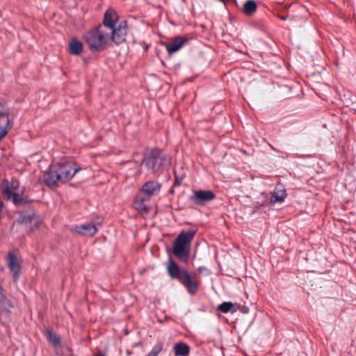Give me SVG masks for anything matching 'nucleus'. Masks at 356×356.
I'll list each match as a JSON object with an SVG mask.
<instances>
[{
  "label": "nucleus",
  "mask_w": 356,
  "mask_h": 356,
  "mask_svg": "<svg viewBox=\"0 0 356 356\" xmlns=\"http://www.w3.org/2000/svg\"><path fill=\"white\" fill-rule=\"evenodd\" d=\"M81 170L72 160H64L52 164L49 170L44 172L42 180L48 186L71 180Z\"/></svg>",
  "instance_id": "f257e3e1"
},
{
  "label": "nucleus",
  "mask_w": 356,
  "mask_h": 356,
  "mask_svg": "<svg viewBox=\"0 0 356 356\" xmlns=\"http://www.w3.org/2000/svg\"><path fill=\"white\" fill-rule=\"evenodd\" d=\"M118 33L113 34L108 28L98 26L85 34V40L90 49L101 51L107 47L111 42L121 44L124 40V30H118Z\"/></svg>",
  "instance_id": "f03ea898"
},
{
  "label": "nucleus",
  "mask_w": 356,
  "mask_h": 356,
  "mask_svg": "<svg viewBox=\"0 0 356 356\" xmlns=\"http://www.w3.org/2000/svg\"><path fill=\"white\" fill-rule=\"evenodd\" d=\"M195 235V231H183L175 240L172 246V252L180 261L184 262L188 261L191 252V243L193 241Z\"/></svg>",
  "instance_id": "7ed1b4c3"
},
{
  "label": "nucleus",
  "mask_w": 356,
  "mask_h": 356,
  "mask_svg": "<svg viewBox=\"0 0 356 356\" xmlns=\"http://www.w3.org/2000/svg\"><path fill=\"white\" fill-rule=\"evenodd\" d=\"M101 26L108 28L113 34L118 33L120 29L124 30V40L127 33L126 22H118V15L113 9H108L104 13V21Z\"/></svg>",
  "instance_id": "20e7f679"
},
{
  "label": "nucleus",
  "mask_w": 356,
  "mask_h": 356,
  "mask_svg": "<svg viewBox=\"0 0 356 356\" xmlns=\"http://www.w3.org/2000/svg\"><path fill=\"white\" fill-rule=\"evenodd\" d=\"M143 163L147 169L155 172L160 168H168L170 164V161L166 154L156 150L152 152L150 155L144 159Z\"/></svg>",
  "instance_id": "39448f33"
},
{
  "label": "nucleus",
  "mask_w": 356,
  "mask_h": 356,
  "mask_svg": "<svg viewBox=\"0 0 356 356\" xmlns=\"http://www.w3.org/2000/svg\"><path fill=\"white\" fill-rule=\"evenodd\" d=\"M19 184L16 179H12L9 184L8 181H3L1 184L2 193L7 200H12L15 204L22 203V195L18 193Z\"/></svg>",
  "instance_id": "423d86ee"
},
{
  "label": "nucleus",
  "mask_w": 356,
  "mask_h": 356,
  "mask_svg": "<svg viewBox=\"0 0 356 356\" xmlns=\"http://www.w3.org/2000/svg\"><path fill=\"white\" fill-rule=\"evenodd\" d=\"M214 198L215 194L211 191L197 190L193 191L188 199L194 204L203 205Z\"/></svg>",
  "instance_id": "0eeeda50"
},
{
  "label": "nucleus",
  "mask_w": 356,
  "mask_h": 356,
  "mask_svg": "<svg viewBox=\"0 0 356 356\" xmlns=\"http://www.w3.org/2000/svg\"><path fill=\"white\" fill-rule=\"evenodd\" d=\"M167 270L172 278L177 279L179 281H181V280L185 276V274L188 273L186 270L181 269L171 258L168 260Z\"/></svg>",
  "instance_id": "6e6552de"
},
{
  "label": "nucleus",
  "mask_w": 356,
  "mask_h": 356,
  "mask_svg": "<svg viewBox=\"0 0 356 356\" xmlns=\"http://www.w3.org/2000/svg\"><path fill=\"white\" fill-rule=\"evenodd\" d=\"M73 231L80 235L91 237L97 233V228L93 224H86L75 226Z\"/></svg>",
  "instance_id": "1a4fd4ad"
},
{
  "label": "nucleus",
  "mask_w": 356,
  "mask_h": 356,
  "mask_svg": "<svg viewBox=\"0 0 356 356\" xmlns=\"http://www.w3.org/2000/svg\"><path fill=\"white\" fill-rule=\"evenodd\" d=\"M8 266L16 281L20 274V265L17 257L13 253H9L7 259Z\"/></svg>",
  "instance_id": "9d476101"
},
{
  "label": "nucleus",
  "mask_w": 356,
  "mask_h": 356,
  "mask_svg": "<svg viewBox=\"0 0 356 356\" xmlns=\"http://www.w3.org/2000/svg\"><path fill=\"white\" fill-rule=\"evenodd\" d=\"M188 41L184 37H177L173 40L165 44L168 54H172L179 51Z\"/></svg>",
  "instance_id": "9b49d317"
},
{
  "label": "nucleus",
  "mask_w": 356,
  "mask_h": 356,
  "mask_svg": "<svg viewBox=\"0 0 356 356\" xmlns=\"http://www.w3.org/2000/svg\"><path fill=\"white\" fill-rule=\"evenodd\" d=\"M286 197V190L282 185H277L272 195L270 197V201L273 204H275L277 202H283Z\"/></svg>",
  "instance_id": "f8f14e48"
},
{
  "label": "nucleus",
  "mask_w": 356,
  "mask_h": 356,
  "mask_svg": "<svg viewBox=\"0 0 356 356\" xmlns=\"http://www.w3.org/2000/svg\"><path fill=\"white\" fill-rule=\"evenodd\" d=\"M22 222L26 225H29L30 228L33 229L40 226L41 223V219L40 216L33 213L32 215L23 216L22 218Z\"/></svg>",
  "instance_id": "ddd939ff"
},
{
  "label": "nucleus",
  "mask_w": 356,
  "mask_h": 356,
  "mask_svg": "<svg viewBox=\"0 0 356 356\" xmlns=\"http://www.w3.org/2000/svg\"><path fill=\"white\" fill-rule=\"evenodd\" d=\"M10 120L6 112H0V140L6 135Z\"/></svg>",
  "instance_id": "4468645a"
},
{
  "label": "nucleus",
  "mask_w": 356,
  "mask_h": 356,
  "mask_svg": "<svg viewBox=\"0 0 356 356\" xmlns=\"http://www.w3.org/2000/svg\"><path fill=\"white\" fill-rule=\"evenodd\" d=\"M83 44L81 41L78 40L76 38H72L69 42V51L70 54L73 55H79L83 51Z\"/></svg>",
  "instance_id": "2eb2a0df"
},
{
  "label": "nucleus",
  "mask_w": 356,
  "mask_h": 356,
  "mask_svg": "<svg viewBox=\"0 0 356 356\" xmlns=\"http://www.w3.org/2000/svg\"><path fill=\"white\" fill-rule=\"evenodd\" d=\"M160 190L159 184L156 181H149L143 186L142 191L148 195H153Z\"/></svg>",
  "instance_id": "dca6fc26"
},
{
  "label": "nucleus",
  "mask_w": 356,
  "mask_h": 356,
  "mask_svg": "<svg viewBox=\"0 0 356 356\" xmlns=\"http://www.w3.org/2000/svg\"><path fill=\"white\" fill-rule=\"evenodd\" d=\"M175 356H187L189 354V346L183 342L176 343L173 348Z\"/></svg>",
  "instance_id": "f3484780"
},
{
  "label": "nucleus",
  "mask_w": 356,
  "mask_h": 356,
  "mask_svg": "<svg viewBox=\"0 0 356 356\" xmlns=\"http://www.w3.org/2000/svg\"><path fill=\"white\" fill-rule=\"evenodd\" d=\"M185 286L187 287L188 291L191 293H195L197 290V285L192 280L188 273L185 274V276L180 281Z\"/></svg>",
  "instance_id": "a211bd4d"
},
{
  "label": "nucleus",
  "mask_w": 356,
  "mask_h": 356,
  "mask_svg": "<svg viewBox=\"0 0 356 356\" xmlns=\"http://www.w3.org/2000/svg\"><path fill=\"white\" fill-rule=\"evenodd\" d=\"M257 3L252 0H248L243 6V12L246 15H251L257 10Z\"/></svg>",
  "instance_id": "6ab92c4d"
},
{
  "label": "nucleus",
  "mask_w": 356,
  "mask_h": 356,
  "mask_svg": "<svg viewBox=\"0 0 356 356\" xmlns=\"http://www.w3.org/2000/svg\"><path fill=\"white\" fill-rule=\"evenodd\" d=\"M145 199L141 198L139 200H136L133 203V207L135 209L138 211L140 213H147V208L145 204Z\"/></svg>",
  "instance_id": "aec40b11"
},
{
  "label": "nucleus",
  "mask_w": 356,
  "mask_h": 356,
  "mask_svg": "<svg viewBox=\"0 0 356 356\" xmlns=\"http://www.w3.org/2000/svg\"><path fill=\"white\" fill-rule=\"evenodd\" d=\"M233 307L234 305L231 302H224L218 306V309L222 313H227Z\"/></svg>",
  "instance_id": "412c9836"
},
{
  "label": "nucleus",
  "mask_w": 356,
  "mask_h": 356,
  "mask_svg": "<svg viewBox=\"0 0 356 356\" xmlns=\"http://www.w3.org/2000/svg\"><path fill=\"white\" fill-rule=\"evenodd\" d=\"M163 348V343L159 341L156 344L152 349V350L147 354V356H157Z\"/></svg>",
  "instance_id": "4be33fe9"
},
{
  "label": "nucleus",
  "mask_w": 356,
  "mask_h": 356,
  "mask_svg": "<svg viewBox=\"0 0 356 356\" xmlns=\"http://www.w3.org/2000/svg\"><path fill=\"white\" fill-rule=\"evenodd\" d=\"M47 337L49 341L52 343L54 345L56 346L60 343V338L56 334L51 332H48Z\"/></svg>",
  "instance_id": "5701e85b"
},
{
  "label": "nucleus",
  "mask_w": 356,
  "mask_h": 356,
  "mask_svg": "<svg viewBox=\"0 0 356 356\" xmlns=\"http://www.w3.org/2000/svg\"><path fill=\"white\" fill-rule=\"evenodd\" d=\"M280 19H282V20H286V17H284V16H280Z\"/></svg>",
  "instance_id": "b1692460"
},
{
  "label": "nucleus",
  "mask_w": 356,
  "mask_h": 356,
  "mask_svg": "<svg viewBox=\"0 0 356 356\" xmlns=\"http://www.w3.org/2000/svg\"><path fill=\"white\" fill-rule=\"evenodd\" d=\"M147 49H148V46H146L145 49L147 50Z\"/></svg>",
  "instance_id": "393cba45"
}]
</instances>
